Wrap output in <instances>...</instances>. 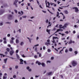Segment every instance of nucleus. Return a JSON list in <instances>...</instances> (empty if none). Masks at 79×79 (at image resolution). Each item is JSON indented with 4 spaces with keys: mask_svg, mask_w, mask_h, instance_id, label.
Here are the masks:
<instances>
[{
    "mask_svg": "<svg viewBox=\"0 0 79 79\" xmlns=\"http://www.w3.org/2000/svg\"><path fill=\"white\" fill-rule=\"evenodd\" d=\"M53 41H52V42H53V43H55V41H56V42H58V38H57V37H53Z\"/></svg>",
    "mask_w": 79,
    "mask_h": 79,
    "instance_id": "f257e3e1",
    "label": "nucleus"
},
{
    "mask_svg": "<svg viewBox=\"0 0 79 79\" xmlns=\"http://www.w3.org/2000/svg\"><path fill=\"white\" fill-rule=\"evenodd\" d=\"M66 48V47H63V48H62V47H60V48H58V50H61L60 52V53H61V54H62V52H63V49H64V48Z\"/></svg>",
    "mask_w": 79,
    "mask_h": 79,
    "instance_id": "f03ea898",
    "label": "nucleus"
},
{
    "mask_svg": "<svg viewBox=\"0 0 79 79\" xmlns=\"http://www.w3.org/2000/svg\"><path fill=\"white\" fill-rule=\"evenodd\" d=\"M8 19L9 20H11V19H13V16L12 15H9L8 17Z\"/></svg>",
    "mask_w": 79,
    "mask_h": 79,
    "instance_id": "7ed1b4c3",
    "label": "nucleus"
},
{
    "mask_svg": "<svg viewBox=\"0 0 79 79\" xmlns=\"http://www.w3.org/2000/svg\"><path fill=\"white\" fill-rule=\"evenodd\" d=\"M39 44H37L35 45L33 47V49H35V51L36 52H37V46H39Z\"/></svg>",
    "mask_w": 79,
    "mask_h": 79,
    "instance_id": "20e7f679",
    "label": "nucleus"
},
{
    "mask_svg": "<svg viewBox=\"0 0 79 79\" xmlns=\"http://www.w3.org/2000/svg\"><path fill=\"white\" fill-rule=\"evenodd\" d=\"M68 26V23H65L64 26H63V29H66L67 28V26Z\"/></svg>",
    "mask_w": 79,
    "mask_h": 79,
    "instance_id": "39448f33",
    "label": "nucleus"
},
{
    "mask_svg": "<svg viewBox=\"0 0 79 79\" xmlns=\"http://www.w3.org/2000/svg\"><path fill=\"white\" fill-rule=\"evenodd\" d=\"M18 0H15V1L14 3V5L15 6V7H17L18 6L16 3H17V2H18Z\"/></svg>",
    "mask_w": 79,
    "mask_h": 79,
    "instance_id": "423d86ee",
    "label": "nucleus"
},
{
    "mask_svg": "<svg viewBox=\"0 0 79 79\" xmlns=\"http://www.w3.org/2000/svg\"><path fill=\"white\" fill-rule=\"evenodd\" d=\"M47 1H45L46 7H48V8H50V7H49V6H50V3H49L48 2L47 3Z\"/></svg>",
    "mask_w": 79,
    "mask_h": 79,
    "instance_id": "0eeeda50",
    "label": "nucleus"
},
{
    "mask_svg": "<svg viewBox=\"0 0 79 79\" xmlns=\"http://www.w3.org/2000/svg\"><path fill=\"white\" fill-rule=\"evenodd\" d=\"M73 10H75V12L77 13L79 11V10L77 7H73Z\"/></svg>",
    "mask_w": 79,
    "mask_h": 79,
    "instance_id": "6e6552de",
    "label": "nucleus"
},
{
    "mask_svg": "<svg viewBox=\"0 0 79 79\" xmlns=\"http://www.w3.org/2000/svg\"><path fill=\"white\" fill-rule=\"evenodd\" d=\"M77 64V62L76 61H73L72 62V65L73 66H75Z\"/></svg>",
    "mask_w": 79,
    "mask_h": 79,
    "instance_id": "1a4fd4ad",
    "label": "nucleus"
},
{
    "mask_svg": "<svg viewBox=\"0 0 79 79\" xmlns=\"http://www.w3.org/2000/svg\"><path fill=\"white\" fill-rule=\"evenodd\" d=\"M10 55L11 56L13 55V54L14 53V50H12L10 52Z\"/></svg>",
    "mask_w": 79,
    "mask_h": 79,
    "instance_id": "9d476101",
    "label": "nucleus"
},
{
    "mask_svg": "<svg viewBox=\"0 0 79 79\" xmlns=\"http://www.w3.org/2000/svg\"><path fill=\"white\" fill-rule=\"evenodd\" d=\"M20 64H23V62L24 61V60H23V59H20Z\"/></svg>",
    "mask_w": 79,
    "mask_h": 79,
    "instance_id": "9b49d317",
    "label": "nucleus"
},
{
    "mask_svg": "<svg viewBox=\"0 0 79 79\" xmlns=\"http://www.w3.org/2000/svg\"><path fill=\"white\" fill-rule=\"evenodd\" d=\"M3 39L4 40V44H6V37L3 38Z\"/></svg>",
    "mask_w": 79,
    "mask_h": 79,
    "instance_id": "f8f14e48",
    "label": "nucleus"
},
{
    "mask_svg": "<svg viewBox=\"0 0 79 79\" xmlns=\"http://www.w3.org/2000/svg\"><path fill=\"white\" fill-rule=\"evenodd\" d=\"M8 60V58H6L4 59V63L6 64V61H7V60Z\"/></svg>",
    "mask_w": 79,
    "mask_h": 79,
    "instance_id": "ddd939ff",
    "label": "nucleus"
},
{
    "mask_svg": "<svg viewBox=\"0 0 79 79\" xmlns=\"http://www.w3.org/2000/svg\"><path fill=\"white\" fill-rule=\"evenodd\" d=\"M63 31V30H61L60 29H58L57 30L56 32L54 34H55V33H56V32H60V31Z\"/></svg>",
    "mask_w": 79,
    "mask_h": 79,
    "instance_id": "4468645a",
    "label": "nucleus"
},
{
    "mask_svg": "<svg viewBox=\"0 0 79 79\" xmlns=\"http://www.w3.org/2000/svg\"><path fill=\"white\" fill-rule=\"evenodd\" d=\"M45 45H47V46H48V45H50V43H45Z\"/></svg>",
    "mask_w": 79,
    "mask_h": 79,
    "instance_id": "2eb2a0df",
    "label": "nucleus"
},
{
    "mask_svg": "<svg viewBox=\"0 0 79 79\" xmlns=\"http://www.w3.org/2000/svg\"><path fill=\"white\" fill-rule=\"evenodd\" d=\"M36 64H38V65H40L41 64V63L39 62L38 61H37L36 62Z\"/></svg>",
    "mask_w": 79,
    "mask_h": 79,
    "instance_id": "dca6fc26",
    "label": "nucleus"
},
{
    "mask_svg": "<svg viewBox=\"0 0 79 79\" xmlns=\"http://www.w3.org/2000/svg\"><path fill=\"white\" fill-rule=\"evenodd\" d=\"M27 39L28 40L30 43H31V40H32V39L29 37H27Z\"/></svg>",
    "mask_w": 79,
    "mask_h": 79,
    "instance_id": "f3484780",
    "label": "nucleus"
},
{
    "mask_svg": "<svg viewBox=\"0 0 79 79\" xmlns=\"http://www.w3.org/2000/svg\"><path fill=\"white\" fill-rule=\"evenodd\" d=\"M52 74V72H51L49 73H47V75H49V76H50V75H51Z\"/></svg>",
    "mask_w": 79,
    "mask_h": 79,
    "instance_id": "a211bd4d",
    "label": "nucleus"
},
{
    "mask_svg": "<svg viewBox=\"0 0 79 79\" xmlns=\"http://www.w3.org/2000/svg\"><path fill=\"white\" fill-rule=\"evenodd\" d=\"M15 42L16 44H18V43L19 42V40L18 39H16L15 40Z\"/></svg>",
    "mask_w": 79,
    "mask_h": 79,
    "instance_id": "6ab92c4d",
    "label": "nucleus"
},
{
    "mask_svg": "<svg viewBox=\"0 0 79 79\" xmlns=\"http://www.w3.org/2000/svg\"><path fill=\"white\" fill-rule=\"evenodd\" d=\"M48 24H49V26H48L47 28H48V27H49V26H51L52 25V23H51L50 22H48Z\"/></svg>",
    "mask_w": 79,
    "mask_h": 79,
    "instance_id": "aec40b11",
    "label": "nucleus"
},
{
    "mask_svg": "<svg viewBox=\"0 0 79 79\" xmlns=\"http://www.w3.org/2000/svg\"><path fill=\"white\" fill-rule=\"evenodd\" d=\"M51 5H53L54 6H56V5L54 3H51Z\"/></svg>",
    "mask_w": 79,
    "mask_h": 79,
    "instance_id": "412c9836",
    "label": "nucleus"
},
{
    "mask_svg": "<svg viewBox=\"0 0 79 79\" xmlns=\"http://www.w3.org/2000/svg\"><path fill=\"white\" fill-rule=\"evenodd\" d=\"M4 11L3 10H0V15H2V13H3Z\"/></svg>",
    "mask_w": 79,
    "mask_h": 79,
    "instance_id": "4be33fe9",
    "label": "nucleus"
},
{
    "mask_svg": "<svg viewBox=\"0 0 79 79\" xmlns=\"http://www.w3.org/2000/svg\"><path fill=\"white\" fill-rule=\"evenodd\" d=\"M24 44V42H21L20 44V45H21V46H22V45H23Z\"/></svg>",
    "mask_w": 79,
    "mask_h": 79,
    "instance_id": "5701e85b",
    "label": "nucleus"
},
{
    "mask_svg": "<svg viewBox=\"0 0 79 79\" xmlns=\"http://www.w3.org/2000/svg\"><path fill=\"white\" fill-rule=\"evenodd\" d=\"M41 65L43 67H45V64L44 63H42L41 64Z\"/></svg>",
    "mask_w": 79,
    "mask_h": 79,
    "instance_id": "b1692460",
    "label": "nucleus"
},
{
    "mask_svg": "<svg viewBox=\"0 0 79 79\" xmlns=\"http://www.w3.org/2000/svg\"><path fill=\"white\" fill-rule=\"evenodd\" d=\"M37 54H39V57H41V56H42V54H41V53H39V52H38Z\"/></svg>",
    "mask_w": 79,
    "mask_h": 79,
    "instance_id": "393cba45",
    "label": "nucleus"
},
{
    "mask_svg": "<svg viewBox=\"0 0 79 79\" xmlns=\"http://www.w3.org/2000/svg\"><path fill=\"white\" fill-rule=\"evenodd\" d=\"M64 13L65 14H68V11L67 10H65L64 11Z\"/></svg>",
    "mask_w": 79,
    "mask_h": 79,
    "instance_id": "a878e982",
    "label": "nucleus"
},
{
    "mask_svg": "<svg viewBox=\"0 0 79 79\" xmlns=\"http://www.w3.org/2000/svg\"><path fill=\"white\" fill-rule=\"evenodd\" d=\"M16 56H17V58H18V59H19V55H18V54H16Z\"/></svg>",
    "mask_w": 79,
    "mask_h": 79,
    "instance_id": "bb28decb",
    "label": "nucleus"
},
{
    "mask_svg": "<svg viewBox=\"0 0 79 79\" xmlns=\"http://www.w3.org/2000/svg\"><path fill=\"white\" fill-rule=\"evenodd\" d=\"M59 28H60V29H61V28H63V26H62V25H59Z\"/></svg>",
    "mask_w": 79,
    "mask_h": 79,
    "instance_id": "cd10ccee",
    "label": "nucleus"
},
{
    "mask_svg": "<svg viewBox=\"0 0 79 79\" xmlns=\"http://www.w3.org/2000/svg\"><path fill=\"white\" fill-rule=\"evenodd\" d=\"M50 30H48V29H47L46 30V31L47 32H48V34H50Z\"/></svg>",
    "mask_w": 79,
    "mask_h": 79,
    "instance_id": "c85d7f7f",
    "label": "nucleus"
},
{
    "mask_svg": "<svg viewBox=\"0 0 79 79\" xmlns=\"http://www.w3.org/2000/svg\"><path fill=\"white\" fill-rule=\"evenodd\" d=\"M0 55H1V57H2V56H3V57H5V56L4 55H3V54H0Z\"/></svg>",
    "mask_w": 79,
    "mask_h": 79,
    "instance_id": "c756f323",
    "label": "nucleus"
},
{
    "mask_svg": "<svg viewBox=\"0 0 79 79\" xmlns=\"http://www.w3.org/2000/svg\"><path fill=\"white\" fill-rule=\"evenodd\" d=\"M60 15V13H59V12H57V15H56V17H58V16H59V15Z\"/></svg>",
    "mask_w": 79,
    "mask_h": 79,
    "instance_id": "7c9ffc66",
    "label": "nucleus"
},
{
    "mask_svg": "<svg viewBox=\"0 0 79 79\" xmlns=\"http://www.w3.org/2000/svg\"><path fill=\"white\" fill-rule=\"evenodd\" d=\"M0 26H3V22H0Z\"/></svg>",
    "mask_w": 79,
    "mask_h": 79,
    "instance_id": "2f4dec72",
    "label": "nucleus"
},
{
    "mask_svg": "<svg viewBox=\"0 0 79 79\" xmlns=\"http://www.w3.org/2000/svg\"><path fill=\"white\" fill-rule=\"evenodd\" d=\"M21 55L22 57H23V58H25V57H26V56H24V54H22V55L21 54Z\"/></svg>",
    "mask_w": 79,
    "mask_h": 79,
    "instance_id": "473e14b6",
    "label": "nucleus"
},
{
    "mask_svg": "<svg viewBox=\"0 0 79 79\" xmlns=\"http://www.w3.org/2000/svg\"><path fill=\"white\" fill-rule=\"evenodd\" d=\"M48 11H49V13H51V14H52V15H53V13H52V12H50V10H49L48 9Z\"/></svg>",
    "mask_w": 79,
    "mask_h": 79,
    "instance_id": "72a5a7b5",
    "label": "nucleus"
},
{
    "mask_svg": "<svg viewBox=\"0 0 79 79\" xmlns=\"http://www.w3.org/2000/svg\"><path fill=\"white\" fill-rule=\"evenodd\" d=\"M26 17H27V16H26V15H24L22 16V18H26Z\"/></svg>",
    "mask_w": 79,
    "mask_h": 79,
    "instance_id": "f704fd0d",
    "label": "nucleus"
},
{
    "mask_svg": "<svg viewBox=\"0 0 79 79\" xmlns=\"http://www.w3.org/2000/svg\"><path fill=\"white\" fill-rule=\"evenodd\" d=\"M51 63V61L50 60H48L47 61V63Z\"/></svg>",
    "mask_w": 79,
    "mask_h": 79,
    "instance_id": "c9c22d12",
    "label": "nucleus"
},
{
    "mask_svg": "<svg viewBox=\"0 0 79 79\" xmlns=\"http://www.w3.org/2000/svg\"><path fill=\"white\" fill-rule=\"evenodd\" d=\"M47 51L48 52H51V50H50V49H48L47 50Z\"/></svg>",
    "mask_w": 79,
    "mask_h": 79,
    "instance_id": "e433bc0d",
    "label": "nucleus"
},
{
    "mask_svg": "<svg viewBox=\"0 0 79 79\" xmlns=\"http://www.w3.org/2000/svg\"><path fill=\"white\" fill-rule=\"evenodd\" d=\"M10 44H13V40H10Z\"/></svg>",
    "mask_w": 79,
    "mask_h": 79,
    "instance_id": "4c0bfd02",
    "label": "nucleus"
},
{
    "mask_svg": "<svg viewBox=\"0 0 79 79\" xmlns=\"http://www.w3.org/2000/svg\"><path fill=\"white\" fill-rule=\"evenodd\" d=\"M69 50L70 52H72V51H73V49L72 48H70Z\"/></svg>",
    "mask_w": 79,
    "mask_h": 79,
    "instance_id": "58836bf2",
    "label": "nucleus"
},
{
    "mask_svg": "<svg viewBox=\"0 0 79 79\" xmlns=\"http://www.w3.org/2000/svg\"><path fill=\"white\" fill-rule=\"evenodd\" d=\"M15 23H18V20L16 19L15 21Z\"/></svg>",
    "mask_w": 79,
    "mask_h": 79,
    "instance_id": "ea45409f",
    "label": "nucleus"
},
{
    "mask_svg": "<svg viewBox=\"0 0 79 79\" xmlns=\"http://www.w3.org/2000/svg\"><path fill=\"white\" fill-rule=\"evenodd\" d=\"M42 12L44 13H46V11H44V10H42Z\"/></svg>",
    "mask_w": 79,
    "mask_h": 79,
    "instance_id": "a19ab883",
    "label": "nucleus"
},
{
    "mask_svg": "<svg viewBox=\"0 0 79 79\" xmlns=\"http://www.w3.org/2000/svg\"><path fill=\"white\" fill-rule=\"evenodd\" d=\"M29 1L30 2H34V1L33 0H29Z\"/></svg>",
    "mask_w": 79,
    "mask_h": 79,
    "instance_id": "79ce46f5",
    "label": "nucleus"
},
{
    "mask_svg": "<svg viewBox=\"0 0 79 79\" xmlns=\"http://www.w3.org/2000/svg\"><path fill=\"white\" fill-rule=\"evenodd\" d=\"M6 50L7 52H10V49L9 48H7L6 49Z\"/></svg>",
    "mask_w": 79,
    "mask_h": 79,
    "instance_id": "37998d69",
    "label": "nucleus"
},
{
    "mask_svg": "<svg viewBox=\"0 0 79 79\" xmlns=\"http://www.w3.org/2000/svg\"><path fill=\"white\" fill-rule=\"evenodd\" d=\"M72 40H70V41L69 44H71V43H72Z\"/></svg>",
    "mask_w": 79,
    "mask_h": 79,
    "instance_id": "c03bdc74",
    "label": "nucleus"
},
{
    "mask_svg": "<svg viewBox=\"0 0 79 79\" xmlns=\"http://www.w3.org/2000/svg\"><path fill=\"white\" fill-rule=\"evenodd\" d=\"M18 52H19V50L18 49L16 50V53H18Z\"/></svg>",
    "mask_w": 79,
    "mask_h": 79,
    "instance_id": "a18cd8bd",
    "label": "nucleus"
},
{
    "mask_svg": "<svg viewBox=\"0 0 79 79\" xmlns=\"http://www.w3.org/2000/svg\"><path fill=\"white\" fill-rule=\"evenodd\" d=\"M21 13L22 14H21V15H23V14H24V13L23 12V11H21Z\"/></svg>",
    "mask_w": 79,
    "mask_h": 79,
    "instance_id": "49530a36",
    "label": "nucleus"
},
{
    "mask_svg": "<svg viewBox=\"0 0 79 79\" xmlns=\"http://www.w3.org/2000/svg\"><path fill=\"white\" fill-rule=\"evenodd\" d=\"M18 65H16L15 66V69H18Z\"/></svg>",
    "mask_w": 79,
    "mask_h": 79,
    "instance_id": "de8ad7c7",
    "label": "nucleus"
},
{
    "mask_svg": "<svg viewBox=\"0 0 79 79\" xmlns=\"http://www.w3.org/2000/svg\"><path fill=\"white\" fill-rule=\"evenodd\" d=\"M65 33L67 34H68L69 33V32L68 31H66L64 32Z\"/></svg>",
    "mask_w": 79,
    "mask_h": 79,
    "instance_id": "09e8293b",
    "label": "nucleus"
},
{
    "mask_svg": "<svg viewBox=\"0 0 79 79\" xmlns=\"http://www.w3.org/2000/svg\"><path fill=\"white\" fill-rule=\"evenodd\" d=\"M74 53H75V55H77V51H75L74 52Z\"/></svg>",
    "mask_w": 79,
    "mask_h": 79,
    "instance_id": "8fccbe9b",
    "label": "nucleus"
},
{
    "mask_svg": "<svg viewBox=\"0 0 79 79\" xmlns=\"http://www.w3.org/2000/svg\"><path fill=\"white\" fill-rule=\"evenodd\" d=\"M65 53H67V52H68V49H66L65 50Z\"/></svg>",
    "mask_w": 79,
    "mask_h": 79,
    "instance_id": "3c124183",
    "label": "nucleus"
},
{
    "mask_svg": "<svg viewBox=\"0 0 79 79\" xmlns=\"http://www.w3.org/2000/svg\"><path fill=\"white\" fill-rule=\"evenodd\" d=\"M15 40V38H14V37H12L11 38V40Z\"/></svg>",
    "mask_w": 79,
    "mask_h": 79,
    "instance_id": "603ef678",
    "label": "nucleus"
},
{
    "mask_svg": "<svg viewBox=\"0 0 79 79\" xmlns=\"http://www.w3.org/2000/svg\"><path fill=\"white\" fill-rule=\"evenodd\" d=\"M47 42L48 43H50V40H47Z\"/></svg>",
    "mask_w": 79,
    "mask_h": 79,
    "instance_id": "864d4df0",
    "label": "nucleus"
},
{
    "mask_svg": "<svg viewBox=\"0 0 79 79\" xmlns=\"http://www.w3.org/2000/svg\"><path fill=\"white\" fill-rule=\"evenodd\" d=\"M10 34H8L7 35V37H10Z\"/></svg>",
    "mask_w": 79,
    "mask_h": 79,
    "instance_id": "5fc2aeb1",
    "label": "nucleus"
},
{
    "mask_svg": "<svg viewBox=\"0 0 79 79\" xmlns=\"http://www.w3.org/2000/svg\"><path fill=\"white\" fill-rule=\"evenodd\" d=\"M39 39V37L37 36L36 38V40H38Z\"/></svg>",
    "mask_w": 79,
    "mask_h": 79,
    "instance_id": "6e6d98bb",
    "label": "nucleus"
},
{
    "mask_svg": "<svg viewBox=\"0 0 79 79\" xmlns=\"http://www.w3.org/2000/svg\"><path fill=\"white\" fill-rule=\"evenodd\" d=\"M39 7H40V8H42V9H43V8L42 7V6H41V5H39Z\"/></svg>",
    "mask_w": 79,
    "mask_h": 79,
    "instance_id": "4d7b16f0",
    "label": "nucleus"
},
{
    "mask_svg": "<svg viewBox=\"0 0 79 79\" xmlns=\"http://www.w3.org/2000/svg\"><path fill=\"white\" fill-rule=\"evenodd\" d=\"M6 78H7L6 77L4 76L3 77V79H6Z\"/></svg>",
    "mask_w": 79,
    "mask_h": 79,
    "instance_id": "13d9d810",
    "label": "nucleus"
},
{
    "mask_svg": "<svg viewBox=\"0 0 79 79\" xmlns=\"http://www.w3.org/2000/svg\"><path fill=\"white\" fill-rule=\"evenodd\" d=\"M37 3L38 5H39V4H40V3H39V1H38V0H37Z\"/></svg>",
    "mask_w": 79,
    "mask_h": 79,
    "instance_id": "bf43d9fd",
    "label": "nucleus"
},
{
    "mask_svg": "<svg viewBox=\"0 0 79 79\" xmlns=\"http://www.w3.org/2000/svg\"><path fill=\"white\" fill-rule=\"evenodd\" d=\"M51 58V60H53L54 59V57H52Z\"/></svg>",
    "mask_w": 79,
    "mask_h": 79,
    "instance_id": "052dcab7",
    "label": "nucleus"
},
{
    "mask_svg": "<svg viewBox=\"0 0 79 79\" xmlns=\"http://www.w3.org/2000/svg\"><path fill=\"white\" fill-rule=\"evenodd\" d=\"M43 50H45V47L44 46L43 47Z\"/></svg>",
    "mask_w": 79,
    "mask_h": 79,
    "instance_id": "680f3d73",
    "label": "nucleus"
},
{
    "mask_svg": "<svg viewBox=\"0 0 79 79\" xmlns=\"http://www.w3.org/2000/svg\"><path fill=\"white\" fill-rule=\"evenodd\" d=\"M73 34H75L76 33V31H73Z\"/></svg>",
    "mask_w": 79,
    "mask_h": 79,
    "instance_id": "e2e57ef3",
    "label": "nucleus"
},
{
    "mask_svg": "<svg viewBox=\"0 0 79 79\" xmlns=\"http://www.w3.org/2000/svg\"><path fill=\"white\" fill-rule=\"evenodd\" d=\"M35 18V17L33 16L30 17V18H31V19H33V18Z\"/></svg>",
    "mask_w": 79,
    "mask_h": 79,
    "instance_id": "0e129e2a",
    "label": "nucleus"
},
{
    "mask_svg": "<svg viewBox=\"0 0 79 79\" xmlns=\"http://www.w3.org/2000/svg\"><path fill=\"white\" fill-rule=\"evenodd\" d=\"M54 49H55V50L56 51V52H58V50L57 49H56V48H55Z\"/></svg>",
    "mask_w": 79,
    "mask_h": 79,
    "instance_id": "69168bd1",
    "label": "nucleus"
},
{
    "mask_svg": "<svg viewBox=\"0 0 79 79\" xmlns=\"http://www.w3.org/2000/svg\"><path fill=\"white\" fill-rule=\"evenodd\" d=\"M16 76L15 75H14L13 77L14 78H16Z\"/></svg>",
    "mask_w": 79,
    "mask_h": 79,
    "instance_id": "338daca9",
    "label": "nucleus"
},
{
    "mask_svg": "<svg viewBox=\"0 0 79 79\" xmlns=\"http://www.w3.org/2000/svg\"><path fill=\"white\" fill-rule=\"evenodd\" d=\"M27 5H28V6H30L31 4L29 3H28Z\"/></svg>",
    "mask_w": 79,
    "mask_h": 79,
    "instance_id": "774afa93",
    "label": "nucleus"
}]
</instances>
